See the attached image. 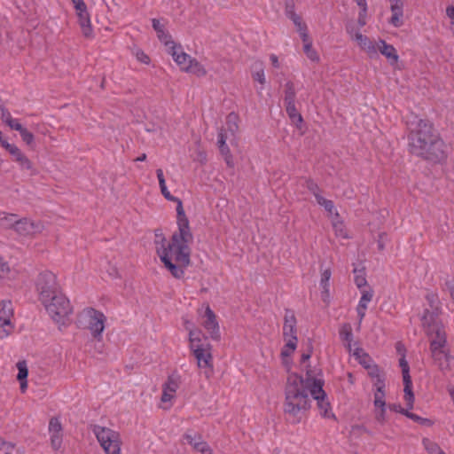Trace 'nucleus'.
<instances>
[{"label":"nucleus","instance_id":"nucleus-35","mask_svg":"<svg viewBox=\"0 0 454 454\" xmlns=\"http://www.w3.org/2000/svg\"><path fill=\"white\" fill-rule=\"evenodd\" d=\"M354 274H355L354 281H355V284L357 286V288L360 291L363 289H367V287H369V286H367V280H366L365 274H364V270L355 269Z\"/></svg>","mask_w":454,"mask_h":454},{"label":"nucleus","instance_id":"nucleus-5","mask_svg":"<svg viewBox=\"0 0 454 454\" xmlns=\"http://www.w3.org/2000/svg\"><path fill=\"white\" fill-rule=\"evenodd\" d=\"M91 431L106 454H121V441L117 431L99 425H92Z\"/></svg>","mask_w":454,"mask_h":454},{"label":"nucleus","instance_id":"nucleus-55","mask_svg":"<svg viewBox=\"0 0 454 454\" xmlns=\"http://www.w3.org/2000/svg\"><path fill=\"white\" fill-rule=\"evenodd\" d=\"M291 20L297 27L298 32L304 31L305 29H307V25L304 22H302L301 18L300 16L294 17V19H292Z\"/></svg>","mask_w":454,"mask_h":454},{"label":"nucleus","instance_id":"nucleus-47","mask_svg":"<svg viewBox=\"0 0 454 454\" xmlns=\"http://www.w3.org/2000/svg\"><path fill=\"white\" fill-rule=\"evenodd\" d=\"M285 13L286 17L290 20L294 19V17L299 16L296 14L294 11V4L292 0H286L285 6Z\"/></svg>","mask_w":454,"mask_h":454},{"label":"nucleus","instance_id":"nucleus-57","mask_svg":"<svg viewBox=\"0 0 454 454\" xmlns=\"http://www.w3.org/2000/svg\"><path fill=\"white\" fill-rule=\"evenodd\" d=\"M374 380L373 386L375 387V390L385 391V379L383 375L374 379Z\"/></svg>","mask_w":454,"mask_h":454},{"label":"nucleus","instance_id":"nucleus-29","mask_svg":"<svg viewBox=\"0 0 454 454\" xmlns=\"http://www.w3.org/2000/svg\"><path fill=\"white\" fill-rule=\"evenodd\" d=\"M238 129H239L238 115L234 113L229 114L226 118V128H224L223 129L227 134L230 133L231 137H234Z\"/></svg>","mask_w":454,"mask_h":454},{"label":"nucleus","instance_id":"nucleus-45","mask_svg":"<svg viewBox=\"0 0 454 454\" xmlns=\"http://www.w3.org/2000/svg\"><path fill=\"white\" fill-rule=\"evenodd\" d=\"M50 434H51V447L55 450H58L61 447V444H62V432H60L59 434L50 433Z\"/></svg>","mask_w":454,"mask_h":454},{"label":"nucleus","instance_id":"nucleus-3","mask_svg":"<svg viewBox=\"0 0 454 454\" xmlns=\"http://www.w3.org/2000/svg\"><path fill=\"white\" fill-rule=\"evenodd\" d=\"M407 129L408 145L411 153L413 151L422 152L428 143L433 144L434 147L438 146L437 143L434 144V139L440 137V134L430 121L414 116L411 120L407 121Z\"/></svg>","mask_w":454,"mask_h":454},{"label":"nucleus","instance_id":"nucleus-8","mask_svg":"<svg viewBox=\"0 0 454 454\" xmlns=\"http://www.w3.org/2000/svg\"><path fill=\"white\" fill-rule=\"evenodd\" d=\"M441 310L425 309L421 316V325L428 338L446 334L443 324L440 319Z\"/></svg>","mask_w":454,"mask_h":454},{"label":"nucleus","instance_id":"nucleus-10","mask_svg":"<svg viewBox=\"0 0 454 454\" xmlns=\"http://www.w3.org/2000/svg\"><path fill=\"white\" fill-rule=\"evenodd\" d=\"M296 317L291 309H286L283 325V338L285 341H288V346L291 348L297 347V328Z\"/></svg>","mask_w":454,"mask_h":454},{"label":"nucleus","instance_id":"nucleus-30","mask_svg":"<svg viewBox=\"0 0 454 454\" xmlns=\"http://www.w3.org/2000/svg\"><path fill=\"white\" fill-rule=\"evenodd\" d=\"M0 318L12 320L13 307L11 301H2L0 302Z\"/></svg>","mask_w":454,"mask_h":454},{"label":"nucleus","instance_id":"nucleus-17","mask_svg":"<svg viewBox=\"0 0 454 454\" xmlns=\"http://www.w3.org/2000/svg\"><path fill=\"white\" fill-rule=\"evenodd\" d=\"M178 387V377L174 375L168 376V380L162 386L161 402L167 403L171 401L174 398Z\"/></svg>","mask_w":454,"mask_h":454},{"label":"nucleus","instance_id":"nucleus-60","mask_svg":"<svg viewBox=\"0 0 454 454\" xmlns=\"http://www.w3.org/2000/svg\"><path fill=\"white\" fill-rule=\"evenodd\" d=\"M163 196H164V198L166 200L177 203V206H176V215H178V207H179V205H181V207L184 209L182 201L178 198L174 197L173 195H171V193L169 192L165 193V194H163Z\"/></svg>","mask_w":454,"mask_h":454},{"label":"nucleus","instance_id":"nucleus-46","mask_svg":"<svg viewBox=\"0 0 454 454\" xmlns=\"http://www.w3.org/2000/svg\"><path fill=\"white\" fill-rule=\"evenodd\" d=\"M373 403L375 407L386 406L385 391L375 390Z\"/></svg>","mask_w":454,"mask_h":454},{"label":"nucleus","instance_id":"nucleus-48","mask_svg":"<svg viewBox=\"0 0 454 454\" xmlns=\"http://www.w3.org/2000/svg\"><path fill=\"white\" fill-rule=\"evenodd\" d=\"M22 140L28 145L34 142V135L26 128L22 127L19 131Z\"/></svg>","mask_w":454,"mask_h":454},{"label":"nucleus","instance_id":"nucleus-31","mask_svg":"<svg viewBox=\"0 0 454 454\" xmlns=\"http://www.w3.org/2000/svg\"><path fill=\"white\" fill-rule=\"evenodd\" d=\"M295 98L294 84L292 82H287L285 85L284 105L295 104Z\"/></svg>","mask_w":454,"mask_h":454},{"label":"nucleus","instance_id":"nucleus-12","mask_svg":"<svg viewBox=\"0 0 454 454\" xmlns=\"http://www.w3.org/2000/svg\"><path fill=\"white\" fill-rule=\"evenodd\" d=\"M191 350L197 360L200 368H212L213 356L211 354V345L204 341L199 345H193Z\"/></svg>","mask_w":454,"mask_h":454},{"label":"nucleus","instance_id":"nucleus-42","mask_svg":"<svg viewBox=\"0 0 454 454\" xmlns=\"http://www.w3.org/2000/svg\"><path fill=\"white\" fill-rule=\"evenodd\" d=\"M200 332L198 330H190L189 331V340H190V348H192L193 345H199L203 343L204 341L201 340L200 338Z\"/></svg>","mask_w":454,"mask_h":454},{"label":"nucleus","instance_id":"nucleus-33","mask_svg":"<svg viewBox=\"0 0 454 454\" xmlns=\"http://www.w3.org/2000/svg\"><path fill=\"white\" fill-rule=\"evenodd\" d=\"M422 444L428 454H446L436 442L428 438H423Z\"/></svg>","mask_w":454,"mask_h":454},{"label":"nucleus","instance_id":"nucleus-13","mask_svg":"<svg viewBox=\"0 0 454 454\" xmlns=\"http://www.w3.org/2000/svg\"><path fill=\"white\" fill-rule=\"evenodd\" d=\"M400 367L402 368L403 380L404 385V400L406 402L408 409L413 408L414 395L412 392V382L410 376V368L407 361L404 357L399 360Z\"/></svg>","mask_w":454,"mask_h":454},{"label":"nucleus","instance_id":"nucleus-11","mask_svg":"<svg viewBox=\"0 0 454 454\" xmlns=\"http://www.w3.org/2000/svg\"><path fill=\"white\" fill-rule=\"evenodd\" d=\"M83 315L88 318V328L90 329L93 337H100L104 329L106 316L93 308H89L83 310Z\"/></svg>","mask_w":454,"mask_h":454},{"label":"nucleus","instance_id":"nucleus-38","mask_svg":"<svg viewBox=\"0 0 454 454\" xmlns=\"http://www.w3.org/2000/svg\"><path fill=\"white\" fill-rule=\"evenodd\" d=\"M361 298L358 302V305H363L364 307H368V303L372 300L373 291L371 287H367V289L361 290Z\"/></svg>","mask_w":454,"mask_h":454},{"label":"nucleus","instance_id":"nucleus-58","mask_svg":"<svg viewBox=\"0 0 454 454\" xmlns=\"http://www.w3.org/2000/svg\"><path fill=\"white\" fill-rule=\"evenodd\" d=\"M200 436V434H194V435L191 434H185L184 435V439L187 441V442L192 445L193 448L195 447V443H198V437Z\"/></svg>","mask_w":454,"mask_h":454},{"label":"nucleus","instance_id":"nucleus-54","mask_svg":"<svg viewBox=\"0 0 454 454\" xmlns=\"http://www.w3.org/2000/svg\"><path fill=\"white\" fill-rule=\"evenodd\" d=\"M376 408L379 409V411H376L375 419L378 422L382 424L386 420V406Z\"/></svg>","mask_w":454,"mask_h":454},{"label":"nucleus","instance_id":"nucleus-16","mask_svg":"<svg viewBox=\"0 0 454 454\" xmlns=\"http://www.w3.org/2000/svg\"><path fill=\"white\" fill-rule=\"evenodd\" d=\"M75 11L82 35L87 38L92 37L93 29L90 22V17L87 10V6Z\"/></svg>","mask_w":454,"mask_h":454},{"label":"nucleus","instance_id":"nucleus-6","mask_svg":"<svg viewBox=\"0 0 454 454\" xmlns=\"http://www.w3.org/2000/svg\"><path fill=\"white\" fill-rule=\"evenodd\" d=\"M429 349L434 364L438 366L439 370L442 372L449 371L450 368V361L451 356L446 349L447 336L440 335L431 337Z\"/></svg>","mask_w":454,"mask_h":454},{"label":"nucleus","instance_id":"nucleus-24","mask_svg":"<svg viewBox=\"0 0 454 454\" xmlns=\"http://www.w3.org/2000/svg\"><path fill=\"white\" fill-rule=\"evenodd\" d=\"M229 138V135L224 132L223 129H221L218 133L217 144L219 150L223 155L225 157V161L228 166H232V159L230 153V149L226 145V140Z\"/></svg>","mask_w":454,"mask_h":454},{"label":"nucleus","instance_id":"nucleus-36","mask_svg":"<svg viewBox=\"0 0 454 454\" xmlns=\"http://www.w3.org/2000/svg\"><path fill=\"white\" fill-rule=\"evenodd\" d=\"M340 338L350 343L353 340L352 327L349 323H345L341 325L339 331Z\"/></svg>","mask_w":454,"mask_h":454},{"label":"nucleus","instance_id":"nucleus-9","mask_svg":"<svg viewBox=\"0 0 454 454\" xmlns=\"http://www.w3.org/2000/svg\"><path fill=\"white\" fill-rule=\"evenodd\" d=\"M36 288L39 293V300H46L48 297L62 293L56 281V276L51 271H43L39 274Z\"/></svg>","mask_w":454,"mask_h":454},{"label":"nucleus","instance_id":"nucleus-37","mask_svg":"<svg viewBox=\"0 0 454 454\" xmlns=\"http://www.w3.org/2000/svg\"><path fill=\"white\" fill-rule=\"evenodd\" d=\"M426 300L428 303V306H429V309L430 310H441V302H440V300H439V297L437 295V294L435 293H428L427 295H426Z\"/></svg>","mask_w":454,"mask_h":454},{"label":"nucleus","instance_id":"nucleus-63","mask_svg":"<svg viewBox=\"0 0 454 454\" xmlns=\"http://www.w3.org/2000/svg\"><path fill=\"white\" fill-rule=\"evenodd\" d=\"M136 57H137V60H139L140 62H142L144 64H148L150 61L149 57L141 50H137L136 51Z\"/></svg>","mask_w":454,"mask_h":454},{"label":"nucleus","instance_id":"nucleus-20","mask_svg":"<svg viewBox=\"0 0 454 454\" xmlns=\"http://www.w3.org/2000/svg\"><path fill=\"white\" fill-rule=\"evenodd\" d=\"M355 40L361 49L367 52L370 58L377 56V43L371 41L367 36L359 32L355 34Z\"/></svg>","mask_w":454,"mask_h":454},{"label":"nucleus","instance_id":"nucleus-40","mask_svg":"<svg viewBox=\"0 0 454 454\" xmlns=\"http://www.w3.org/2000/svg\"><path fill=\"white\" fill-rule=\"evenodd\" d=\"M198 440V443H195L194 450L202 454H213L211 448L206 442L202 441L201 436H199Z\"/></svg>","mask_w":454,"mask_h":454},{"label":"nucleus","instance_id":"nucleus-61","mask_svg":"<svg viewBox=\"0 0 454 454\" xmlns=\"http://www.w3.org/2000/svg\"><path fill=\"white\" fill-rule=\"evenodd\" d=\"M368 374L369 376L372 378V379H377L380 376H382L381 372H380V370L379 369L378 366H372V367H368Z\"/></svg>","mask_w":454,"mask_h":454},{"label":"nucleus","instance_id":"nucleus-2","mask_svg":"<svg viewBox=\"0 0 454 454\" xmlns=\"http://www.w3.org/2000/svg\"><path fill=\"white\" fill-rule=\"evenodd\" d=\"M311 400L304 379L296 373L288 375L285 387L283 410L287 422L299 424L310 409Z\"/></svg>","mask_w":454,"mask_h":454},{"label":"nucleus","instance_id":"nucleus-56","mask_svg":"<svg viewBox=\"0 0 454 454\" xmlns=\"http://www.w3.org/2000/svg\"><path fill=\"white\" fill-rule=\"evenodd\" d=\"M10 271L9 265L6 262L4 261L2 257H0V278H4Z\"/></svg>","mask_w":454,"mask_h":454},{"label":"nucleus","instance_id":"nucleus-14","mask_svg":"<svg viewBox=\"0 0 454 454\" xmlns=\"http://www.w3.org/2000/svg\"><path fill=\"white\" fill-rule=\"evenodd\" d=\"M43 229L41 222H35L29 218H18L15 225V231L22 236H30L40 233Z\"/></svg>","mask_w":454,"mask_h":454},{"label":"nucleus","instance_id":"nucleus-53","mask_svg":"<svg viewBox=\"0 0 454 454\" xmlns=\"http://www.w3.org/2000/svg\"><path fill=\"white\" fill-rule=\"evenodd\" d=\"M403 415L406 416L407 418H409L416 422H419L421 424H425L429 421L427 419H423L415 413L410 412L408 410H405Z\"/></svg>","mask_w":454,"mask_h":454},{"label":"nucleus","instance_id":"nucleus-62","mask_svg":"<svg viewBox=\"0 0 454 454\" xmlns=\"http://www.w3.org/2000/svg\"><path fill=\"white\" fill-rule=\"evenodd\" d=\"M6 124L12 129H14V130H17V131H20L21 129V128L23 127L17 119H10Z\"/></svg>","mask_w":454,"mask_h":454},{"label":"nucleus","instance_id":"nucleus-28","mask_svg":"<svg viewBox=\"0 0 454 454\" xmlns=\"http://www.w3.org/2000/svg\"><path fill=\"white\" fill-rule=\"evenodd\" d=\"M18 215L15 214L0 213V225L5 229L15 230Z\"/></svg>","mask_w":454,"mask_h":454},{"label":"nucleus","instance_id":"nucleus-49","mask_svg":"<svg viewBox=\"0 0 454 454\" xmlns=\"http://www.w3.org/2000/svg\"><path fill=\"white\" fill-rule=\"evenodd\" d=\"M304 186L310 192L313 193V195L315 196V198L317 199V194H320V188L318 187L317 184H316L313 180L311 179H307L305 181V184Z\"/></svg>","mask_w":454,"mask_h":454},{"label":"nucleus","instance_id":"nucleus-21","mask_svg":"<svg viewBox=\"0 0 454 454\" xmlns=\"http://www.w3.org/2000/svg\"><path fill=\"white\" fill-rule=\"evenodd\" d=\"M378 51L384 55L391 65L397 63L399 57L395 48L391 44H387L384 40H380L377 43V52Z\"/></svg>","mask_w":454,"mask_h":454},{"label":"nucleus","instance_id":"nucleus-44","mask_svg":"<svg viewBox=\"0 0 454 454\" xmlns=\"http://www.w3.org/2000/svg\"><path fill=\"white\" fill-rule=\"evenodd\" d=\"M303 50L307 57L312 61H317L319 57L317 51L312 48V43L303 45Z\"/></svg>","mask_w":454,"mask_h":454},{"label":"nucleus","instance_id":"nucleus-51","mask_svg":"<svg viewBox=\"0 0 454 454\" xmlns=\"http://www.w3.org/2000/svg\"><path fill=\"white\" fill-rule=\"evenodd\" d=\"M330 278H331V270L329 269H326L322 272L321 280H320V285L325 291H327Z\"/></svg>","mask_w":454,"mask_h":454},{"label":"nucleus","instance_id":"nucleus-43","mask_svg":"<svg viewBox=\"0 0 454 454\" xmlns=\"http://www.w3.org/2000/svg\"><path fill=\"white\" fill-rule=\"evenodd\" d=\"M49 432L59 434L62 432V426L58 418H51L49 422Z\"/></svg>","mask_w":454,"mask_h":454},{"label":"nucleus","instance_id":"nucleus-18","mask_svg":"<svg viewBox=\"0 0 454 454\" xmlns=\"http://www.w3.org/2000/svg\"><path fill=\"white\" fill-rule=\"evenodd\" d=\"M390 2V9L392 12V16L390 19V24H392L395 27H399L403 25V0H389Z\"/></svg>","mask_w":454,"mask_h":454},{"label":"nucleus","instance_id":"nucleus-23","mask_svg":"<svg viewBox=\"0 0 454 454\" xmlns=\"http://www.w3.org/2000/svg\"><path fill=\"white\" fill-rule=\"evenodd\" d=\"M317 401V408L320 415L325 419H334L335 415L332 412L330 403L327 399V395H317L315 396Z\"/></svg>","mask_w":454,"mask_h":454},{"label":"nucleus","instance_id":"nucleus-52","mask_svg":"<svg viewBox=\"0 0 454 454\" xmlns=\"http://www.w3.org/2000/svg\"><path fill=\"white\" fill-rule=\"evenodd\" d=\"M252 77L254 81L259 82L262 85L265 83L264 70L262 67L259 70L253 72Z\"/></svg>","mask_w":454,"mask_h":454},{"label":"nucleus","instance_id":"nucleus-7","mask_svg":"<svg viewBox=\"0 0 454 454\" xmlns=\"http://www.w3.org/2000/svg\"><path fill=\"white\" fill-rule=\"evenodd\" d=\"M434 143H437V147L428 143L422 152L413 151L411 153L432 164H444L448 159V146L441 136L434 139Z\"/></svg>","mask_w":454,"mask_h":454},{"label":"nucleus","instance_id":"nucleus-25","mask_svg":"<svg viewBox=\"0 0 454 454\" xmlns=\"http://www.w3.org/2000/svg\"><path fill=\"white\" fill-rule=\"evenodd\" d=\"M152 25L160 41L164 42L166 45L174 44V42L169 40L170 35L165 32L164 25L159 20L153 19Z\"/></svg>","mask_w":454,"mask_h":454},{"label":"nucleus","instance_id":"nucleus-32","mask_svg":"<svg viewBox=\"0 0 454 454\" xmlns=\"http://www.w3.org/2000/svg\"><path fill=\"white\" fill-rule=\"evenodd\" d=\"M14 331L12 320L0 318V339L7 338Z\"/></svg>","mask_w":454,"mask_h":454},{"label":"nucleus","instance_id":"nucleus-19","mask_svg":"<svg viewBox=\"0 0 454 454\" xmlns=\"http://www.w3.org/2000/svg\"><path fill=\"white\" fill-rule=\"evenodd\" d=\"M304 384L306 385L307 393L310 394L313 399L317 395H325L326 393L323 389L324 381L322 380L314 379L309 375L304 379Z\"/></svg>","mask_w":454,"mask_h":454},{"label":"nucleus","instance_id":"nucleus-41","mask_svg":"<svg viewBox=\"0 0 454 454\" xmlns=\"http://www.w3.org/2000/svg\"><path fill=\"white\" fill-rule=\"evenodd\" d=\"M17 368L19 371L18 375H17V380H27V375H28V370H27L26 362L25 361L18 362Z\"/></svg>","mask_w":454,"mask_h":454},{"label":"nucleus","instance_id":"nucleus-34","mask_svg":"<svg viewBox=\"0 0 454 454\" xmlns=\"http://www.w3.org/2000/svg\"><path fill=\"white\" fill-rule=\"evenodd\" d=\"M0 454H21L15 444L5 442L0 437Z\"/></svg>","mask_w":454,"mask_h":454},{"label":"nucleus","instance_id":"nucleus-22","mask_svg":"<svg viewBox=\"0 0 454 454\" xmlns=\"http://www.w3.org/2000/svg\"><path fill=\"white\" fill-rule=\"evenodd\" d=\"M170 49L174 60L181 67L182 70H184V67L188 66L190 60H192V58L187 53L184 52L181 46H176L175 43L171 44Z\"/></svg>","mask_w":454,"mask_h":454},{"label":"nucleus","instance_id":"nucleus-27","mask_svg":"<svg viewBox=\"0 0 454 454\" xmlns=\"http://www.w3.org/2000/svg\"><path fill=\"white\" fill-rule=\"evenodd\" d=\"M184 71L196 74L197 76H204L207 74L204 67L196 59L193 58L192 60H190L188 66L184 67Z\"/></svg>","mask_w":454,"mask_h":454},{"label":"nucleus","instance_id":"nucleus-59","mask_svg":"<svg viewBox=\"0 0 454 454\" xmlns=\"http://www.w3.org/2000/svg\"><path fill=\"white\" fill-rule=\"evenodd\" d=\"M367 308L366 307H364L363 305H357L356 307V312H357V316H358V328L361 326V323L365 316V311H366Z\"/></svg>","mask_w":454,"mask_h":454},{"label":"nucleus","instance_id":"nucleus-64","mask_svg":"<svg viewBox=\"0 0 454 454\" xmlns=\"http://www.w3.org/2000/svg\"><path fill=\"white\" fill-rule=\"evenodd\" d=\"M296 348H291L288 346V341H286L285 346L283 347L281 350V356H289L295 350Z\"/></svg>","mask_w":454,"mask_h":454},{"label":"nucleus","instance_id":"nucleus-39","mask_svg":"<svg viewBox=\"0 0 454 454\" xmlns=\"http://www.w3.org/2000/svg\"><path fill=\"white\" fill-rule=\"evenodd\" d=\"M318 205H320L321 207H324V208L330 214H333V210H334V204L332 200H327L325 198H324L323 196H321L320 194H317V199H316Z\"/></svg>","mask_w":454,"mask_h":454},{"label":"nucleus","instance_id":"nucleus-26","mask_svg":"<svg viewBox=\"0 0 454 454\" xmlns=\"http://www.w3.org/2000/svg\"><path fill=\"white\" fill-rule=\"evenodd\" d=\"M286 114L290 118L291 121L297 127L301 128V124L303 121V118L301 114L298 113L295 104L285 106Z\"/></svg>","mask_w":454,"mask_h":454},{"label":"nucleus","instance_id":"nucleus-15","mask_svg":"<svg viewBox=\"0 0 454 454\" xmlns=\"http://www.w3.org/2000/svg\"><path fill=\"white\" fill-rule=\"evenodd\" d=\"M204 317L206 319L203 322V326L208 332L210 337L215 340H220L219 325L216 321V317L209 306L206 308Z\"/></svg>","mask_w":454,"mask_h":454},{"label":"nucleus","instance_id":"nucleus-50","mask_svg":"<svg viewBox=\"0 0 454 454\" xmlns=\"http://www.w3.org/2000/svg\"><path fill=\"white\" fill-rule=\"evenodd\" d=\"M21 169H27L33 171V164L30 160L24 154L22 157L18 159L17 161Z\"/></svg>","mask_w":454,"mask_h":454},{"label":"nucleus","instance_id":"nucleus-4","mask_svg":"<svg viewBox=\"0 0 454 454\" xmlns=\"http://www.w3.org/2000/svg\"><path fill=\"white\" fill-rule=\"evenodd\" d=\"M41 302L49 316L56 323L65 324V319L72 311L68 299L62 293H57V294L48 297Z\"/></svg>","mask_w":454,"mask_h":454},{"label":"nucleus","instance_id":"nucleus-1","mask_svg":"<svg viewBox=\"0 0 454 454\" xmlns=\"http://www.w3.org/2000/svg\"><path fill=\"white\" fill-rule=\"evenodd\" d=\"M176 223L178 231L172 235L171 240L167 245L162 243L161 247L157 248V254L171 275L179 279L184 277V269L190 265L189 244L193 239L189 220L181 205L178 207V221ZM162 240L165 242V239Z\"/></svg>","mask_w":454,"mask_h":454}]
</instances>
